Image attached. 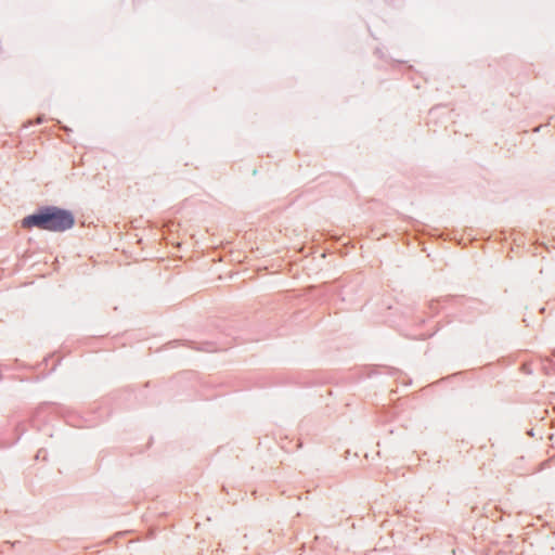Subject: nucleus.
<instances>
[{"instance_id": "nucleus-1", "label": "nucleus", "mask_w": 555, "mask_h": 555, "mask_svg": "<svg viewBox=\"0 0 555 555\" xmlns=\"http://www.w3.org/2000/svg\"><path fill=\"white\" fill-rule=\"evenodd\" d=\"M75 223L74 215L65 209L48 206L39 209L36 214L23 219V228H38L40 230L63 232L70 229Z\"/></svg>"}]
</instances>
